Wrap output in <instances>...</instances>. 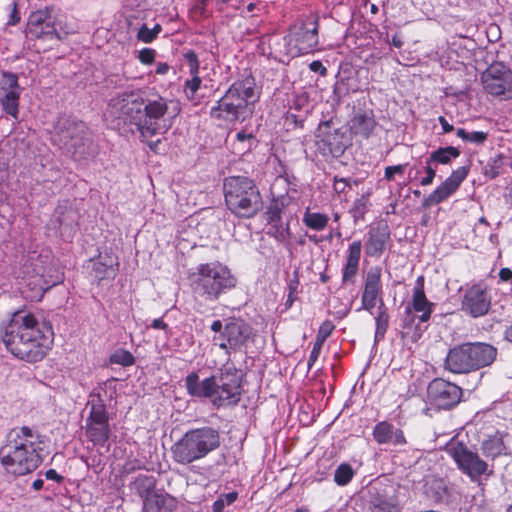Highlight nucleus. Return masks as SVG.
Masks as SVG:
<instances>
[{"label": "nucleus", "instance_id": "nucleus-1", "mask_svg": "<svg viewBox=\"0 0 512 512\" xmlns=\"http://www.w3.org/2000/svg\"><path fill=\"white\" fill-rule=\"evenodd\" d=\"M168 110L167 100L159 97L145 103L140 91H124L111 98L104 112V118L113 128L120 129L125 125L136 127L143 141L164 132L160 125L161 119Z\"/></svg>", "mask_w": 512, "mask_h": 512}, {"label": "nucleus", "instance_id": "nucleus-2", "mask_svg": "<svg viewBox=\"0 0 512 512\" xmlns=\"http://www.w3.org/2000/svg\"><path fill=\"white\" fill-rule=\"evenodd\" d=\"M2 340L14 356L37 362L51 348L53 331L51 327L39 323L33 314L17 312L6 326Z\"/></svg>", "mask_w": 512, "mask_h": 512}, {"label": "nucleus", "instance_id": "nucleus-3", "mask_svg": "<svg viewBox=\"0 0 512 512\" xmlns=\"http://www.w3.org/2000/svg\"><path fill=\"white\" fill-rule=\"evenodd\" d=\"M46 446L45 437L36 430L27 426L13 429L0 448V463L15 476L29 474L42 463Z\"/></svg>", "mask_w": 512, "mask_h": 512}, {"label": "nucleus", "instance_id": "nucleus-4", "mask_svg": "<svg viewBox=\"0 0 512 512\" xmlns=\"http://www.w3.org/2000/svg\"><path fill=\"white\" fill-rule=\"evenodd\" d=\"M186 392L193 398L210 399L217 409L236 406L242 395V376L233 364L224 365L219 375L200 380L197 372H190L184 379Z\"/></svg>", "mask_w": 512, "mask_h": 512}, {"label": "nucleus", "instance_id": "nucleus-5", "mask_svg": "<svg viewBox=\"0 0 512 512\" xmlns=\"http://www.w3.org/2000/svg\"><path fill=\"white\" fill-rule=\"evenodd\" d=\"M260 95L255 78L248 75L229 86L225 94L211 107L209 115L217 121L243 122L253 116Z\"/></svg>", "mask_w": 512, "mask_h": 512}, {"label": "nucleus", "instance_id": "nucleus-6", "mask_svg": "<svg viewBox=\"0 0 512 512\" xmlns=\"http://www.w3.org/2000/svg\"><path fill=\"white\" fill-rule=\"evenodd\" d=\"M187 280L196 300L194 309L198 313L205 311L198 298L210 302L217 301L237 284L231 270L219 261L199 264L188 272Z\"/></svg>", "mask_w": 512, "mask_h": 512}, {"label": "nucleus", "instance_id": "nucleus-7", "mask_svg": "<svg viewBox=\"0 0 512 512\" xmlns=\"http://www.w3.org/2000/svg\"><path fill=\"white\" fill-rule=\"evenodd\" d=\"M221 445V436L211 426L192 428L186 431L172 446L171 457L181 465L201 460Z\"/></svg>", "mask_w": 512, "mask_h": 512}, {"label": "nucleus", "instance_id": "nucleus-8", "mask_svg": "<svg viewBox=\"0 0 512 512\" xmlns=\"http://www.w3.org/2000/svg\"><path fill=\"white\" fill-rule=\"evenodd\" d=\"M223 191L227 209L237 218H254L263 208L260 190L248 177H227L223 183Z\"/></svg>", "mask_w": 512, "mask_h": 512}, {"label": "nucleus", "instance_id": "nucleus-9", "mask_svg": "<svg viewBox=\"0 0 512 512\" xmlns=\"http://www.w3.org/2000/svg\"><path fill=\"white\" fill-rule=\"evenodd\" d=\"M497 357V349L485 342H466L449 349L444 368L453 374H468L490 366Z\"/></svg>", "mask_w": 512, "mask_h": 512}, {"label": "nucleus", "instance_id": "nucleus-10", "mask_svg": "<svg viewBox=\"0 0 512 512\" xmlns=\"http://www.w3.org/2000/svg\"><path fill=\"white\" fill-rule=\"evenodd\" d=\"M445 451L456 463L458 469L472 482H480L483 476L493 474V470L489 469V464L461 441L449 442Z\"/></svg>", "mask_w": 512, "mask_h": 512}, {"label": "nucleus", "instance_id": "nucleus-11", "mask_svg": "<svg viewBox=\"0 0 512 512\" xmlns=\"http://www.w3.org/2000/svg\"><path fill=\"white\" fill-rule=\"evenodd\" d=\"M483 89L502 101L512 100V70L501 63L491 64L481 75Z\"/></svg>", "mask_w": 512, "mask_h": 512}, {"label": "nucleus", "instance_id": "nucleus-12", "mask_svg": "<svg viewBox=\"0 0 512 512\" xmlns=\"http://www.w3.org/2000/svg\"><path fill=\"white\" fill-rule=\"evenodd\" d=\"M348 137L341 129L334 128L332 121L321 122L315 134V146L324 157H341L348 147Z\"/></svg>", "mask_w": 512, "mask_h": 512}, {"label": "nucleus", "instance_id": "nucleus-13", "mask_svg": "<svg viewBox=\"0 0 512 512\" xmlns=\"http://www.w3.org/2000/svg\"><path fill=\"white\" fill-rule=\"evenodd\" d=\"M492 306V296L489 286L480 281L466 287L461 297L460 309L472 318L486 316Z\"/></svg>", "mask_w": 512, "mask_h": 512}, {"label": "nucleus", "instance_id": "nucleus-14", "mask_svg": "<svg viewBox=\"0 0 512 512\" xmlns=\"http://www.w3.org/2000/svg\"><path fill=\"white\" fill-rule=\"evenodd\" d=\"M90 412L86 419L85 433L96 446L104 447L111 435L109 416L101 399L89 402Z\"/></svg>", "mask_w": 512, "mask_h": 512}, {"label": "nucleus", "instance_id": "nucleus-15", "mask_svg": "<svg viewBox=\"0 0 512 512\" xmlns=\"http://www.w3.org/2000/svg\"><path fill=\"white\" fill-rule=\"evenodd\" d=\"M66 151L75 161L92 156L94 152L92 135L84 122H72L66 126Z\"/></svg>", "mask_w": 512, "mask_h": 512}, {"label": "nucleus", "instance_id": "nucleus-16", "mask_svg": "<svg viewBox=\"0 0 512 512\" xmlns=\"http://www.w3.org/2000/svg\"><path fill=\"white\" fill-rule=\"evenodd\" d=\"M253 328L244 319L238 317L229 318L224 330L220 334L219 348L229 354V350L241 351L246 343L252 339Z\"/></svg>", "mask_w": 512, "mask_h": 512}, {"label": "nucleus", "instance_id": "nucleus-17", "mask_svg": "<svg viewBox=\"0 0 512 512\" xmlns=\"http://www.w3.org/2000/svg\"><path fill=\"white\" fill-rule=\"evenodd\" d=\"M462 388L442 378L433 379L427 387L430 403L438 409L449 410L459 404Z\"/></svg>", "mask_w": 512, "mask_h": 512}, {"label": "nucleus", "instance_id": "nucleus-18", "mask_svg": "<svg viewBox=\"0 0 512 512\" xmlns=\"http://www.w3.org/2000/svg\"><path fill=\"white\" fill-rule=\"evenodd\" d=\"M369 512H400L397 489L393 484L377 482L368 489Z\"/></svg>", "mask_w": 512, "mask_h": 512}, {"label": "nucleus", "instance_id": "nucleus-19", "mask_svg": "<svg viewBox=\"0 0 512 512\" xmlns=\"http://www.w3.org/2000/svg\"><path fill=\"white\" fill-rule=\"evenodd\" d=\"M319 18L315 17L312 21V28L302 23L300 26L290 29L288 43L293 45L295 55H306L316 51L319 44Z\"/></svg>", "mask_w": 512, "mask_h": 512}, {"label": "nucleus", "instance_id": "nucleus-20", "mask_svg": "<svg viewBox=\"0 0 512 512\" xmlns=\"http://www.w3.org/2000/svg\"><path fill=\"white\" fill-rule=\"evenodd\" d=\"M469 170V166H461L453 170L445 181L438 185L427 197L423 199L422 206L424 208H430L451 197L458 190L461 183L466 179Z\"/></svg>", "mask_w": 512, "mask_h": 512}, {"label": "nucleus", "instance_id": "nucleus-21", "mask_svg": "<svg viewBox=\"0 0 512 512\" xmlns=\"http://www.w3.org/2000/svg\"><path fill=\"white\" fill-rule=\"evenodd\" d=\"M391 241V231L386 221L373 222L368 229L365 241V254L368 257L380 258Z\"/></svg>", "mask_w": 512, "mask_h": 512}, {"label": "nucleus", "instance_id": "nucleus-22", "mask_svg": "<svg viewBox=\"0 0 512 512\" xmlns=\"http://www.w3.org/2000/svg\"><path fill=\"white\" fill-rule=\"evenodd\" d=\"M412 310L421 313L416 316L419 323H426L430 320L434 310V303L430 302L425 294V278L423 275L417 277L413 288L411 306L406 307L405 313L412 316Z\"/></svg>", "mask_w": 512, "mask_h": 512}, {"label": "nucleus", "instance_id": "nucleus-23", "mask_svg": "<svg viewBox=\"0 0 512 512\" xmlns=\"http://www.w3.org/2000/svg\"><path fill=\"white\" fill-rule=\"evenodd\" d=\"M91 273L98 282L114 279L119 270V260L111 249L98 254L96 258L89 259Z\"/></svg>", "mask_w": 512, "mask_h": 512}, {"label": "nucleus", "instance_id": "nucleus-24", "mask_svg": "<svg viewBox=\"0 0 512 512\" xmlns=\"http://www.w3.org/2000/svg\"><path fill=\"white\" fill-rule=\"evenodd\" d=\"M382 269L379 266L370 268L366 275L364 290L361 296V306L367 311H372L376 306L377 299L382 300Z\"/></svg>", "mask_w": 512, "mask_h": 512}, {"label": "nucleus", "instance_id": "nucleus-25", "mask_svg": "<svg viewBox=\"0 0 512 512\" xmlns=\"http://www.w3.org/2000/svg\"><path fill=\"white\" fill-rule=\"evenodd\" d=\"M4 85L1 89L4 91L0 98V102L3 110L17 119L19 113V85L18 78L15 74L5 73Z\"/></svg>", "mask_w": 512, "mask_h": 512}, {"label": "nucleus", "instance_id": "nucleus-26", "mask_svg": "<svg viewBox=\"0 0 512 512\" xmlns=\"http://www.w3.org/2000/svg\"><path fill=\"white\" fill-rule=\"evenodd\" d=\"M372 436L379 445L392 444L394 446H401L407 443L403 430L395 428L393 424L385 420L378 422L374 426Z\"/></svg>", "mask_w": 512, "mask_h": 512}, {"label": "nucleus", "instance_id": "nucleus-27", "mask_svg": "<svg viewBox=\"0 0 512 512\" xmlns=\"http://www.w3.org/2000/svg\"><path fill=\"white\" fill-rule=\"evenodd\" d=\"M377 122L371 109H359L353 113L349 127L354 135L368 139L373 133Z\"/></svg>", "mask_w": 512, "mask_h": 512}, {"label": "nucleus", "instance_id": "nucleus-28", "mask_svg": "<svg viewBox=\"0 0 512 512\" xmlns=\"http://www.w3.org/2000/svg\"><path fill=\"white\" fill-rule=\"evenodd\" d=\"M362 253L361 240L353 241L347 249L345 263L342 267V284L354 283L358 273Z\"/></svg>", "mask_w": 512, "mask_h": 512}, {"label": "nucleus", "instance_id": "nucleus-29", "mask_svg": "<svg viewBox=\"0 0 512 512\" xmlns=\"http://www.w3.org/2000/svg\"><path fill=\"white\" fill-rule=\"evenodd\" d=\"M177 504L172 495L155 491L143 500V512H173Z\"/></svg>", "mask_w": 512, "mask_h": 512}, {"label": "nucleus", "instance_id": "nucleus-30", "mask_svg": "<svg viewBox=\"0 0 512 512\" xmlns=\"http://www.w3.org/2000/svg\"><path fill=\"white\" fill-rule=\"evenodd\" d=\"M506 436L507 433L499 430L495 431L492 435H488L480 445L482 454L492 461L502 455H507V447L504 442Z\"/></svg>", "mask_w": 512, "mask_h": 512}, {"label": "nucleus", "instance_id": "nucleus-31", "mask_svg": "<svg viewBox=\"0 0 512 512\" xmlns=\"http://www.w3.org/2000/svg\"><path fill=\"white\" fill-rule=\"evenodd\" d=\"M183 56L187 62L189 73L192 76L191 79L185 81V92L190 97H193L195 93L199 90L200 85L202 83V80L199 77L200 63L198 55L194 50H188L184 53Z\"/></svg>", "mask_w": 512, "mask_h": 512}, {"label": "nucleus", "instance_id": "nucleus-32", "mask_svg": "<svg viewBox=\"0 0 512 512\" xmlns=\"http://www.w3.org/2000/svg\"><path fill=\"white\" fill-rule=\"evenodd\" d=\"M50 19L45 11L33 12L28 19L27 29L28 32L35 37L53 34L54 31L50 30Z\"/></svg>", "mask_w": 512, "mask_h": 512}, {"label": "nucleus", "instance_id": "nucleus-33", "mask_svg": "<svg viewBox=\"0 0 512 512\" xmlns=\"http://www.w3.org/2000/svg\"><path fill=\"white\" fill-rule=\"evenodd\" d=\"M424 493L433 502H441L448 494L447 486L442 478L428 476L424 480Z\"/></svg>", "mask_w": 512, "mask_h": 512}, {"label": "nucleus", "instance_id": "nucleus-34", "mask_svg": "<svg viewBox=\"0 0 512 512\" xmlns=\"http://www.w3.org/2000/svg\"><path fill=\"white\" fill-rule=\"evenodd\" d=\"M303 224L314 231H323L329 222V216L325 213L312 212L309 207L306 208L303 218Z\"/></svg>", "mask_w": 512, "mask_h": 512}, {"label": "nucleus", "instance_id": "nucleus-35", "mask_svg": "<svg viewBox=\"0 0 512 512\" xmlns=\"http://www.w3.org/2000/svg\"><path fill=\"white\" fill-rule=\"evenodd\" d=\"M133 485L143 501L146 496H150L155 492L156 478L152 475L140 474L135 478Z\"/></svg>", "mask_w": 512, "mask_h": 512}, {"label": "nucleus", "instance_id": "nucleus-36", "mask_svg": "<svg viewBox=\"0 0 512 512\" xmlns=\"http://www.w3.org/2000/svg\"><path fill=\"white\" fill-rule=\"evenodd\" d=\"M416 316H409L408 319L403 321L401 336L403 339H408L412 343H416L423 335L424 330L417 324Z\"/></svg>", "mask_w": 512, "mask_h": 512}, {"label": "nucleus", "instance_id": "nucleus-37", "mask_svg": "<svg viewBox=\"0 0 512 512\" xmlns=\"http://www.w3.org/2000/svg\"><path fill=\"white\" fill-rule=\"evenodd\" d=\"M288 203V198H286L285 196L273 198L265 213L267 223L281 221L283 211L285 207L288 205Z\"/></svg>", "mask_w": 512, "mask_h": 512}, {"label": "nucleus", "instance_id": "nucleus-38", "mask_svg": "<svg viewBox=\"0 0 512 512\" xmlns=\"http://www.w3.org/2000/svg\"><path fill=\"white\" fill-rule=\"evenodd\" d=\"M267 234L273 237L277 242L287 243L291 238L289 222L283 223L281 220L279 222L268 223Z\"/></svg>", "mask_w": 512, "mask_h": 512}, {"label": "nucleus", "instance_id": "nucleus-39", "mask_svg": "<svg viewBox=\"0 0 512 512\" xmlns=\"http://www.w3.org/2000/svg\"><path fill=\"white\" fill-rule=\"evenodd\" d=\"M375 325V340H382L389 327V315L383 300H381V303L378 307L377 316L375 317Z\"/></svg>", "mask_w": 512, "mask_h": 512}, {"label": "nucleus", "instance_id": "nucleus-40", "mask_svg": "<svg viewBox=\"0 0 512 512\" xmlns=\"http://www.w3.org/2000/svg\"><path fill=\"white\" fill-rule=\"evenodd\" d=\"M460 156V150L453 146L440 147L433 151L429 159L439 164H449L453 158Z\"/></svg>", "mask_w": 512, "mask_h": 512}, {"label": "nucleus", "instance_id": "nucleus-41", "mask_svg": "<svg viewBox=\"0 0 512 512\" xmlns=\"http://www.w3.org/2000/svg\"><path fill=\"white\" fill-rule=\"evenodd\" d=\"M369 194H363L359 198H356L350 209L354 222L364 221L365 215L369 210Z\"/></svg>", "mask_w": 512, "mask_h": 512}, {"label": "nucleus", "instance_id": "nucleus-42", "mask_svg": "<svg viewBox=\"0 0 512 512\" xmlns=\"http://www.w3.org/2000/svg\"><path fill=\"white\" fill-rule=\"evenodd\" d=\"M109 362L123 367H130L135 364V357L130 351L120 348L109 356Z\"/></svg>", "mask_w": 512, "mask_h": 512}, {"label": "nucleus", "instance_id": "nucleus-43", "mask_svg": "<svg viewBox=\"0 0 512 512\" xmlns=\"http://www.w3.org/2000/svg\"><path fill=\"white\" fill-rule=\"evenodd\" d=\"M353 476L352 466L348 463H342L335 470L334 481L339 486H345L352 480Z\"/></svg>", "mask_w": 512, "mask_h": 512}, {"label": "nucleus", "instance_id": "nucleus-44", "mask_svg": "<svg viewBox=\"0 0 512 512\" xmlns=\"http://www.w3.org/2000/svg\"><path fill=\"white\" fill-rule=\"evenodd\" d=\"M456 135L462 140L475 144H483L487 138L488 133L483 131L467 132L464 128H458Z\"/></svg>", "mask_w": 512, "mask_h": 512}, {"label": "nucleus", "instance_id": "nucleus-45", "mask_svg": "<svg viewBox=\"0 0 512 512\" xmlns=\"http://www.w3.org/2000/svg\"><path fill=\"white\" fill-rule=\"evenodd\" d=\"M238 498V493L236 491H232L229 493L221 494L217 500H215L212 504L213 512H223L226 505L233 504Z\"/></svg>", "mask_w": 512, "mask_h": 512}, {"label": "nucleus", "instance_id": "nucleus-46", "mask_svg": "<svg viewBox=\"0 0 512 512\" xmlns=\"http://www.w3.org/2000/svg\"><path fill=\"white\" fill-rule=\"evenodd\" d=\"M335 329V325L331 320L323 321L317 331L315 341L321 344H324L326 339L332 334Z\"/></svg>", "mask_w": 512, "mask_h": 512}, {"label": "nucleus", "instance_id": "nucleus-47", "mask_svg": "<svg viewBox=\"0 0 512 512\" xmlns=\"http://www.w3.org/2000/svg\"><path fill=\"white\" fill-rule=\"evenodd\" d=\"M352 187V181L350 178H343L335 176L333 178V191L338 195H346Z\"/></svg>", "mask_w": 512, "mask_h": 512}, {"label": "nucleus", "instance_id": "nucleus-48", "mask_svg": "<svg viewBox=\"0 0 512 512\" xmlns=\"http://www.w3.org/2000/svg\"><path fill=\"white\" fill-rule=\"evenodd\" d=\"M500 167H501V156H499L498 159L490 160L485 168H484V175L489 177L490 179L496 178L500 174Z\"/></svg>", "mask_w": 512, "mask_h": 512}, {"label": "nucleus", "instance_id": "nucleus-49", "mask_svg": "<svg viewBox=\"0 0 512 512\" xmlns=\"http://www.w3.org/2000/svg\"><path fill=\"white\" fill-rule=\"evenodd\" d=\"M156 51L152 48H142L138 53V60L144 65H151L154 63Z\"/></svg>", "mask_w": 512, "mask_h": 512}, {"label": "nucleus", "instance_id": "nucleus-50", "mask_svg": "<svg viewBox=\"0 0 512 512\" xmlns=\"http://www.w3.org/2000/svg\"><path fill=\"white\" fill-rule=\"evenodd\" d=\"M137 39L143 43H152L156 37L150 28L146 24H143L137 32Z\"/></svg>", "mask_w": 512, "mask_h": 512}, {"label": "nucleus", "instance_id": "nucleus-51", "mask_svg": "<svg viewBox=\"0 0 512 512\" xmlns=\"http://www.w3.org/2000/svg\"><path fill=\"white\" fill-rule=\"evenodd\" d=\"M405 167L406 164L387 166L384 170V179L387 181H393L395 174H402L405 170Z\"/></svg>", "mask_w": 512, "mask_h": 512}, {"label": "nucleus", "instance_id": "nucleus-52", "mask_svg": "<svg viewBox=\"0 0 512 512\" xmlns=\"http://www.w3.org/2000/svg\"><path fill=\"white\" fill-rule=\"evenodd\" d=\"M322 346H323V344L318 343L316 341L314 342L313 348H312V351L310 353L309 360H308V370H311V368L313 367L314 363L319 358Z\"/></svg>", "mask_w": 512, "mask_h": 512}, {"label": "nucleus", "instance_id": "nucleus-53", "mask_svg": "<svg viewBox=\"0 0 512 512\" xmlns=\"http://www.w3.org/2000/svg\"><path fill=\"white\" fill-rule=\"evenodd\" d=\"M309 69L312 72L319 73L321 76H326L327 68L319 60H314L309 64Z\"/></svg>", "mask_w": 512, "mask_h": 512}, {"label": "nucleus", "instance_id": "nucleus-54", "mask_svg": "<svg viewBox=\"0 0 512 512\" xmlns=\"http://www.w3.org/2000/svg\"><path fill=\"white\" fill-rule=\"evenodd\" d=\"M498 276L501 282L512 284V270L510 268H501L499 270Z\"/></svg>", "mask_w": 512, "mask_h": 512}, {"label": "nucleus", "instance_id": "nucleus-55", "mask_svg": "<svg viewBox=\"0 0 512 512\" xmlns=\"http://www.w3.org/2000/svg\"><path fill=\"white\" fill-rule=\"evenodd\" d=\"M432 161H430L429 157L425 160V173L426 176L434 181L436 176V169L432 167Z\"/></svg>", "mask_w": 512, "mask_h": 512}, {"label": "nucleus", "instance_id": "nucleus-56", "mask_svg": "<svg viewBox=\"0 0 512 512\" xmlns=\"http://www.w3.org/2000/svg\"><path fill=\"white\" fill-rule=\"evenodd\" d=\"M438 122L442 127L443 133H450L454 130V126L450 124L444 116H439Z\"/></svg>", "mask_w": 512, "mask_h": 512}, {"label": "nucleus", "instance_id": "nucleus-57", "mask_svg": "<svg viewBox=\"0 0 512 512\" xmlns=\"http://www.w3.org/2000/svg\"><path fill=\"white\" fill-rule=\"evenodd\" d=\"M151 327L157 330H167L168 324L165 323L162 318H156L152 321Z\"/></svg>", "mask_w": 512, "mask_h": 512}, {"label": "nucleus", "instance_id": "nucleus-58", "mask_svg": "<svg viewBox=\"0 0 512 512\" xmlns=\"http://www.w3.org/2000/svg\"><path fill=\"white\" fill-rule=\"evenodd\" d=\"M45 476L47 479L55 480L57 482H61L63 479L62 476L59 475L54 469H50V470L46 471Z\"/></svg>", "mask_w": 512, "mask_h": 512}, {"label": "nucleus", "instance_id": "nucleus-59", "mask_svg": "<svg viewBox=\"0 0 512 512\" xmlns=\"http://www.w3.org/2000/svg\"><path fill=\"white\" fill-rule=\"evenodd\" d=\"M236 139L239 141V142H244L246 140H253L254 139V135L251 134V133H246L245 131H240L236 134Z\"/></svg>", "mask_w": 512, "mask_h": 512}, {"label": "nucleus", "instance_id": "nucleus-60", "mask_svg": "<svg viewBox=\"0 0 512 512\" xmlns=\"http://www.w3.org/2000/svg\"><path fill=\"white\" fill-rule=\"evenodd\" d=\"M211 330L215 333H222L223 330H224V326L222 324V321L221 320H215L212 322L211 326H210Z\"/></svg>", "mask_w": 512, "mask_h": 512}, {"label": "nucleus", "instance_id": "nucleus-61", "mask_svg": "<svg viewBox=\"0 0 512 512\" xmlns=\"http://www.w3.org/2000/svg\"><path fill=\"white\" fill-rule=\"evenodd\" d=\"M169 71V65L165 62H160L157 64V67H156V74H159V75H164L166 74L167 72Z\"/></svg>", "mask_w": 512, "mask_h": 512}, {"label": "nucleus", "instance_id": "nucleus-62", "mask_svg": "<svg viewBox=\"0 0 512 512\" xmlns=\"http://www.w3.org/2000/svg\"><path fill=\"white\" fill-rule=\"evenodd\" d=\"M295 300H296V294L288 293L287 299L285 302V308L290 309L292 307L293 303L295 302Z\"/></svg>", "mask_w": 512, "mask_h": 512}, {"label": "nucleus", "instance_id": "nucleus-63", "mask_svg": "<svg viewBox=\"0 0 512 512\" xmlns=\"http://www.w3.org/2000/svg\"><path fill=\"white\" fill-rule=\"evenodd\" d=\"M298 280L290 281L288 285L289 293L297 294V288H298Z\"/></svg>", "mask_w": 512, "mask_h": 512}, {"label": "nucleus", "instance_id": "nucleus-64", "mask_svg": "<svg viewBox=\"0 0 512 512\" xmlns=\"http://www.w3.org/2000/svg\"><path fill=\"white\" fill-rule=\"evenodd\" d=\"M391 44L396 48H401L403 46V41L397 35H394L391 40Z\"/></svg>", "mask_w": 512, "mask_h": 512}]
</instances>
